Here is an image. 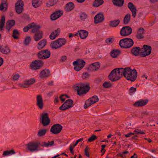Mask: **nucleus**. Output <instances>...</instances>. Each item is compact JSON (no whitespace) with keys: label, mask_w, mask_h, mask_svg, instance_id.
Returning <instances> with one entry per match:
<instances>
[{"label":"nucleus","mask_w":158,"mask_h":158,"mask_svg":"<svg viewBox=\"0 0 158 158\" xmlns=\"http://www.w3.org/2000/svg\"><path fill=\"white\" fill-rule=\"evenodd\" d=\"M114 41V39L112 38H108L106 40V42L107 44H111Z\"/></svg>","instance_id":"4d7b16f0"},{"label":"nucleus","mask_w":158,"mask_h":158,"mask_svg":"<svg viewBox=\"0 0 158 158\" xmlns=\"http://www.w3.org/2000/svg\"><path fill=\"white\" fill-rule=\"evenodd\" d=\"M50 75V71L48 69H46L41 71L39 74L40 77L41 79H46Z\"/></svg>","instance_id":"dca6fc26"},{"label":"nucleus","mask_w":158,"mask_h":158,"mask_svg":"<svg viewBox=\"0 0 158 158\" xmlns=\"http://www.w3.org/2000/svg\"><path fill=\"white\" fill-rule=\"evenodd\" d=\"M131 18V15L129 14H126L123 20V23L124 24L127 25L130 22Z\"/></svg>","instance_id":"c9c22d12"},{"label":"nucleus","mask_w":158,"mask_h":158,"mask_svg":"<svg viewBox=\"0 0 158 158\" xmlns=\"http://www.w3.org/2000/svg\"><path fill=\"white\" fill-rule=\"evenodd\" d=\"M40 144V143L38 142H30L26 145V149L28 151L31 152L38 151Z\"/></svg>","instance_id":"423d86ee"},{"label":"nucleus","mask_w":158,"mask_h":158,"mask_svg":"<svg viewBox=\"0 0 158 158\" xmlns=\"http://www.w3.org/2000/svg\"><path fill=\"white\" fill-rule=\"evenodd\" d=\"M15 24V21L14 20H11L8 21L6 23V28L9 31Z\"/></svg>","instance_id":"bb28decb"},{"label":"nucleus","mask_w":158,"mask_h":158,"mask_svg":"<svg viewBox=\"0 0 158 158\" xmlns=\"http://www.w3.org/2000/svg\"><path fill=\"white\" fill-rule=\"evenodd\" d=\"M51 53L48 49L43 50L40 51L37 54L38 58L40 59H47L50 56Z\"/></svg>","instance_id":"1a4fd4ad"},{"label":"nucleus","mask_w":158,"mask_h":158,"mask_svg":"<svg viewBox=\"0 0 158 158\" xmlns=\"http://www.w3.org/2000/svg\"><path fill=\"white\" fill-rule=\"evenodd\" d=\"M148 102V101L147 99H141L135 102L134 103L133 105L137 107L142 106L146 105Z\"/></svg>","instance_id":"5701e85b"},{"label":"nucleus","mask_w":158,"mask_h":158,"mask_svg":"<svg viewBox=\"0 0 158 158\" xmlns=\"http://www.w3.org/2000/svg\"><path fill=\"white\" fill-rule=\"evenodd\" d=\"M79 34L81 39H85L87 36L88 32L85 30H80L78 31Z\"/></svg>","instance_id":"c85d7f7f"},{"label":"nucleus","mask_w":158,"mask_h":158,"mask_svg":"<svg viewBox=\"0 0 158 158\" xmlns=\"http://www.w3.org/2000/svg\"><path fill=\"white\" fill-rule=\"evenodd\" d=\"M58 0H50L48 3H47L48 6H53L58 2Z\"/></svg>","instance_id":"3c124183"},{"label":"nucleus","mask_w":158,"mask_h":158,"mask_svg":"<svg viewBox=\"0 0 158 158\" xmlns=\"http://www.w3.org/2000/svg\"><path fill=\"white\" fill-rule=\"evenodd\" d=\"M89 76V75L87 73H83L82 78L84 79L88 78Z\"/></svg>","instance_id":"680f3d73"},{"label":"nucleus","mask_w":158,"mask_h":158,"mask_svg":"<svg viewBox=\"0 0 158 158\" xmlns=\"http://www.w3.org/2000/svg\"><path fill=\"white\" fill-rule=\"evenodd\" d=\"M0 51L2 53L5 54H7L10 52L9 48L7 46H5L3 48L1 47L0 48Z\"/></svg>","instance_id":"e433bc0d"},{"label":"nucleus","mask_w":158,"mask_h":158,"mask_svg":"<svg viewBox=\"0 0 158 158\" xmlns=\"http://www.w3.org/2000/svg\"><path fill=\"white\" fill-rule=\"evenodd\" d=\"M134 44L133 40L131 38H124L121 40L119 44L121 48H128L131 47Z\"/></svg>","instance_id":"39448f33"},{"label":"nucleus","mask_w":158,"mask_h":158,"mask_svg":"<svg viewBox=\"0 0 158 158\" xmlns=\"http://www.w3.org/2000/svg\"><path fill=\"white\" fill-rule=\"evenodd\" d=\"M5 23V17L4 16L2 17L0 20V31H1L3 30Z\"/></svg>","instance_id":"4c0bfd02"},{"label":"nucleus","mask_w":158,"mask_h":158,"mask_svg":"<svg viewBox=\"0 0 158 158\" xmlns=\"http://www.w3.org/2000/svg\"><path fill=\"white\" fill-rule=\"evenodd\" d=\"M141 49L139 47H133L131 49V52L132 54L135 56H138L139 55Z\"/></svg>","instance_id":"7c9ffc66"},{"label":"nucleus","mask_w":158,"mask_h":158,"mask_svg":"<svg viewBox=\"0 0 158 158\" xmlns=\"http://www.w3.org/2000/svg\"><path fill=\"white\" fill-rule=\"evenodd\" d=\"M98 100L99 99L97 96H93L86 101L84 106V108L85 109L87 108L91 105L98 102Z\"/></svg>","instance_id":"9b49d317"},{"label":"nucleus","mask_w":158,"mask_h":158,"mask_svg":"<svg viewBox=\"0 0 158 158\" xmlns=\"http://www.w3.org/2000/svg\"><path fill=\"white\" fill-rule=\"evenodd\" d=\"M73 147H72V146L70 145L69 147V150H70V152L73 155L74 154V152L73 151Z\"/></svg>","instance_id":"338daca9"},{"label":"nucleus","mask_w":158,"mask_h":158,"mask_svg":"<svg viewBox=\"0 0 158 158\" xmlns=\"http://www.w3.org/2000/svg\"><path fill=\"white\" fill-rule=\"evenodd\" d=\"M84 152L85 155L86 156L89 157V148L87 147H86L85 148L84 150Z\"/></svg>","instance_id":"13d9d810"},{"label":"nucleus","mask_w":158,"mask_h":158,"mask_svg":"<svg viewBox=\"0 0 158 158\" xmlns=\"http://www.w3.org/2000/svg\"><path fill=\"white\" fill-rule=\"evenodd\" d=\"M75 7L74 4L72 2H69L67 3L65 6V10L67 12H69L73 10Z\"/></svg>","instance_id":"a878e982"},{"label":"nucleus","mask_w":158,"mask_h":158,"mask_svg":"<svg viewBox=\"0 0 158 158\" xmlns=\"http://www.w3.org/2000/svg\"><path fill=\"white\" fill-rule=\"evenodd\" d=\"M47 132V130L43 129L40 130L38 132L37 135L39 137H41L44 135Z\"/></svg>","instance_id":"a19ab883"},{"label":"nucleus","mask_w":158,"mask_h":158,"mask_svg":"<svg viewBox=\"0 0 158 158\" xmlns=\"http://www.w3.org/2000/svg\"><path fill=\"white\" fill-rule=\"evenodd\" d=\"M97 138V137L95 135H93L91 137L89 138L88 139V142H92L96 139Z\"/></svg>","instance_id":"864d4df0"},{"label":"nucleus","mask_w":158,"mask_h":158,"mask_svg":"<svg viewBox=\"0 0 158 158\" xmlns=\"http://www.w3.org/2000/svg\"><path fill=\"white\" fill-rule=\"evenodd\" d=\"M102 0H95L94 2L93 6L95 7H98L103 3Z\"/></svg>","instance_id":"58836bf2"},{"label":"nucleus","mask_w":158,"mask_h":158,"mask_svg":"<svg viewBox=\"0 0 158 158\" xmlns=\"http://www.w3.org/2000/svg\"><path fill=\"white\" fill-rule=\"evenodd\" d=\"M123 75L128 80L134 81L137 77V73L134 69H131L130 67L123 68Z\"/></svg>","instance_id":"f257e3e1"},{"label":"nucleus","mask_w":158,"mask_h":158,"mask_svg":"<svg viewBox=\"0 0 158 158\" xmlns=\"http://www.w3.org/2000/svg\"><path fill=\"white\" fill-rule=\"evenodd\" d=\"M135 134V133H132L130 132L129 134H126L125 135V136L126 137H128L131 136L132 135H134Z\"/></svg>","instance_id":"0e129e2a"},{"label":"nucleus","mask_w":158,"mask_h":158,"mask_svg":"<svg viewBox=\"0 0 158 158\" xmlns=\"http://www.w3.org/2000/svg\"><path fill=\"white\" fill-rule=\"evenodd\" d=\"M67 57L66 56H63L61 57L60 60L62 61H64L66 59Z\"/></svg>","instance_id":"774afa93"},{"label":"nucleus","mask_w":158,"mask_h":158,"mask_svg":"<svg viewBox=\"0 0 158 158\" xmlns=\"http://www.w3.org/2000/svg\"><path fill=\"white\" fill-rule=\"evenodd\" d=\"M66 43V40L65 39L60 38L52 42L51 47L52 49H58L64 45Z\"/></svg>","instance_id":"20e7f679"},{"label":"nucleus","mask_w":158,"mask_h":158,"mask_svg":"<svg viewBox=\"0 0 158 158\" xmlns=\"http://www.w3.org/2000/svg\"><path fill=\"white\" fill-rule=\"evenodd\" d=\"M19 35V32L17 30L15 29L13 30L12 36L14 39H18V36Z\"/></svg>","instance_id":"79ce46f5"},{"label":"nucleus","mask_w":158,"mask_h":158,"mask_svg":"<svg viewBox=\"0 0 158 158\" xmlns=\"http://www.w3.org/2000/svg\"><path fill=\"white\" fill-rule=\"evenodd\" d=\"M128 7L131 11L133 17L135 18L136 16L137 11L136 7L133 3L130 2L128 3Z\"/></svg>","instance_id":"4be33fe9"},{"label":"nucleus","mask_w":158,"mask_h":158,"mask_svg":"<svg viewBox=\"0 0 158 158\" xmlns=\"http://www.w3.org/2000/svg\"><path fill=\"white\" fill-rule=\"evenodd\" d=\"M20 77L19 74H16L13 76V79L14 81H16L18 80Z\"/></svg>","instance_id":"052dcab7"},{"label":"nucleus","mask_w":158,"mask_h":158,"mask_svg":"<svg viewBox=\"0 0 158 158\" xmlns=\"http://www.w3.org/2000/svg\"><path fill=\"white\" fill-rule=\"evenodd\" d=\"M83 140V138L80 139L76 141V143L74 144V146H75L79 142H81Z\"/></svg>","instance_id":"e2e57ef3"},{"label":"nucleus","mask_w":158,"mask_h":158,"mask_svg":"<svg viewBox=\"0 0 158 158\" xmlns=\"http://www.w3.org/2000/svg\"><path fill=\"white\" fill-rule=\"evenodd\" d=\"M62 128L63 127L60 124H56L52 126L50 131L52 134H58L60 132Z\"/></svg>","instance_id":"f8f14e48"},{"label":"nucleus","mask_w":158,"mask_h":158,"mask_svg":"<svg viewBox=\"0 0 158 158\" xmlns=\"http://www.w3.org/2000/svg\"><path fill=\"white\" fill-rule=\"evenodd\" d=\"M60 33V30L57 28L56 30L53 31L50 35L49 38L51 40H54L59 35Z\"/></svg>","instance_id":"393cba45"},{"label":"nucleus","mask_w":158,"mask_h":158,"mask_svg":"<svg viewBox=\"0 0 158 158\" xmlns=\"http://www.w3.org/2000/svg\"><path fill=\"white\" fill-rule=\"evenodd\" d=\"M6 0H2L0 4V10H6L8 7V4L6 3Z\"/></svg>","instance_id":"473e14b6"},{"label":"nucleus","mask_w":158,"mask_h":158,"mask_svg":"<svg viewBox=\"0 0 158 158\" xmlns=\"http://www.w3.org/2000/svg\"><path fill=\"white\" fill-rule=\"evenodd\" d=\"M46 44L47 41L46 39H43L40 41L38 44L37 48L39 50L42 49L44 47Z\"/></svg>","instance_id":"cd10ccee"},{"label":"nucleus","mask_w":158,"mask_h":158,"mask_svg":"<svg viewBox=\"0 0 158 158\" xmlns=\"http://www.w3.org/2000/svg\"><path fill=\"white\" fill-rule=\"evenodd\" d=\"M132 32L131 28L129 26L123 27L120 31L121 35L123 36H127L130 35Z\"/></svg>","instance_id":"4468645a"},{"label":"nucleus","mask_w":158,"mask_h":158,"mask_svg":"<svg viewBox=\"0 0 158 158\" xmlns=\"http://www.w3.org/2000/svg\"><path fill=\"white\" fill-rule=\"evenodd\" d=\"M134 132H135V134H145V133L144 131H141L140 129H136L134 130Z\"/></svg>","instance_id":"603ef678"},{"label":"nucleus","mask_w":158,"mask_h":158,"mask_svg":"<svg viewBox=\"0 0 158 158\" xmlns=\"http://www.w3.org/2000/svg\"><path fill=\"white\" fill-rule=\"evenodd\" d=\"M83 68L81 67V66H79V65H76L74 66V69L76 71H79L80 70Z\"/></svg>","instance_id":"bf43d9fd"},{"label":"nucleus","mask_w":158,"mask_h":158,"mask_svg":"<svg viewBox=\"0 0 158 158\" xmlns=\"http://www.w3.org/2000/svg\"><path fill=\"white\" fill-rule=\"evenodd\" d=\"M54 144V141H48V143L44 142L43 143V145L42 146H45L47 147H48L49 146H52Z\"/></svg>","instance_id":"a18cd8bd"},{"label":"nucleus","mask_w":158,"mask_h":158,"mask_svg":"<svg viewBox=\"0 0 158 158\" xmlns=\"http://www.w3.org/2000/svg\"><path fill=\"white\" fill-rule=\"evenodd\" d=\"M145 33L144 29L143 27H140L137 30L135 37L138 40L143 39L144 38L143 35Z\"/></svg>","instance_id":"a211bd4d"},{"label":"nucleus","mask_w":158,"mask_h":158,"mask_svg":"<svg viewBox=\"0 0 158 158\" xmlns=\"http://www.w3.org/2000/svg\"><path fill=\"white\" fill-rule=\"evenodd\" d=\"M73 87L77 90V94L80 96L86 94L90 89L89 84L86 85L82 83L77 84L74 85Z\"/></svg>","instance_id":"7ed1b4c3"},{"label":"nucleus","mask_w":158,"mask_h":158,"mask_svg":"<svg viewBox=\"0 0 158 158\" xmlns=\"http://www.w3.org/2000/svg\"><path fill=\"white\" fill-rule=\"evenodd\" d=\"M35 82V80L34 78L27 80L24 81L23 83L19 84V86L22 88H28L30 85H32Z\"/></svg>","instance_id":"2eb2a0df"},{"label":"nucleus","mask_w":158,"mask_h":158,"mask_svg":"<svg viewBox=\"0 0 158 158\" xmlns=\"http://www.w3.org/2000/svg\"><path fill=\"white\" fill-rule=\"evenodd\" d=\"M64 96H66V95H64L63 94H62L61 95L60 97V100L62 102H64L65 100V98H64V97H65Z\"/></svg>","instance_id":"69168bd1"},{"label":"nucleus","mask_w":158,"mask_h":158,"mask_svg":"<svg viewBox=\"0 0 158 158\" xmlns=\"http://www.w3.org/2000/svg\"><path fill=\"white\" fill-rule=\"evenodd\" d=\"M15 153V152L14 150H12L10 151H5L3 152L2 155L4 156H6L14 154Z\"/></svg>","instance_id":"ea45409f"},{"label":"nucleus","mask_w":158,"mask_h":158,"mask_svg":"<svg viewBox=\"0 0 158 158\" xmlns=\"http://www.w3.org/2000/svg\"><path fill=\"white\" fill-rule=\"evenodd\" d=\"M85 64V62L83 60L79 59L78 65L83 68Z\"/></svg>","instance_id":"5fc2aeb1"},{"label":"nucleus","mask_w":158,"mask_h":158,"mask_svg":"<svg viewBox=\"0 0 158 158\" xmlns=\"http://www.w3.org/2000/svg\"><path fill=\"white\" fill-rule=\"evenodd\" d=\"M34 26L33 23L28 24L27 26L25 27L23 29V31L25 32H27L29 29L31 28Z\"/></svg>","instance_id":"c03bdc74"},{"label":"nucleus","mask_w":158,"mask_h":158,"mask_svg":"<svg viewBox=\"0 0 158 158\" xmlns=\"http://www.w3.org/2000/svg\"><path fill=\"white\" fill-rule=\"evenodd\" d=\"M43 101L42 96L41 94H39L36 96V105L38 108L42 109L43 107Z\"/></svg>","instance_id":"6ab92c4d"},{"label":"nucleus","mask_w":158,"mask_h":158,"mask_svg":"<svg viewBox=\"0 0 158 158\" xmlns=\"http://www.w3.org/2000/svg\"><path fill=\"white\" fill-rule=\"evenodd\" d=\"M32 5L35 8H37L39 7L40 4L38 0H33L32 1Z\"/></svg>","instance_id":"49530a36"},{"label":"nucleus","mask_w":158,"mask_h":158,"mask_svg":"<svg viewBox=\"0 0 158 158\" xmlns=\"http://www.w3.org/2000/svg\"><path fill=\"white\" fill-rule=\"evenodd\" d=\"M43 33L42 31H39L35 33L34 36V40L35 41H37L40 40L42 38Z\"/></svg>","instance_id":"2f4dec72"},{"label":"nucleus","mask_w":158,"mask_h":158,"mask_svg":"<svg viewBox=\"0 0 158 158\" xmlns=\"http://www.w3.org/2000/svg\"><path fill=\"white\" fill-rule=\"evenodd\" d=\"M124 0H113V4L117 6L121 7L123 4Z\"/></svg>","instance_id":"72a5a7b5"},{"label":"nucleus","mask_w":158,"mask_h":158,"mask_svg":"<svg viewBox=\"0 0 158 158\" xmlns=\"http://www.w3.org/2000/svg\"><path fill=\"white\" fill-rule=\"evenodd\" d=\"M94 23L97 24L102 22L104 20V17L102 13L98 14L94 17Z\"/></svg>","instance_id":"aec40b11"},{"label":"nucleus","mask_w":158,"mask_h":158,"mask_svg":"<svg viewBox=\"0 0 158 158\" xmlns=\"http://www.w3.org/2000/svg\"><path fill=\"white\" fill-rule=\"evenodd\" d=\"M62 15L63 12L61 10L56 11L51 15V19L52 20H55L60 17Z\"/></svg>","instance_id":"412c9836"},{"label":"nucleus","mask_w":158,"mask_h":158,"mask_svg":"<svg viewBox=\"0 0 158 158\" xmlns=\"http://www.w3.org/2000/svg\"><path fill=\"white\" fill-rule=\"evenodd\" d=\"M100 65L98 63H94L90 65L88 68V70L91 71H96L98 69Z\"/></svg>","instance_id":"b1692460"},{"label":"nucleus","mask_w":158,"mask_h":158,"mask_svg":"<svg viewBox=\"0 0 158 158\" xmlns=\"http://www.w3.org/2000/svg\"><path fill=\"white\" fill-rule=\"evenodd\" d=\"M40 123L44 126H46L48 125L50 122V119L48 117V113H42L40 118Z\"/></svg>","instance_id":"6e6552de"},{"label":"nucleus","mask_w":158,"mask_h":158,"mask_svg":"<svg viewBox=\"0 0 158 158\" xmlns=\"http://www.w3.org/2000/svg\"><path fill=\"white\" fill-rule=\"evenodd\" d=\"M151 47L148 45H144L141 49L139 55L142 57H145L149 55L151 53Z\"/></svg>","instance_id":"0eeeda50"},{"label":"nucleus","mask_w":158,"mask_h":158,"mask_svg":"<svg viewBox=\"0 0 158 158\" xmlns=\"http://www.w3.org/2000/svg\"><path fill=\"white\" fill-rule=\"evenodd\" d=\"M32 29L31 30V32L32 33H37L38 32L40 31L39 30L40 28V27L39 25H35L34 26L32 27Z\"/></svg>","instance_id":"37998d69"},{"label":"nucleus","mask_w":158,"mask_h":158,"mask_svg":"<svg viewBox=\"0 0 158 158\" xmlns=\"http://www.w3.org/2000/svg\"><path fill=\"white\" fill-rule=\"evenodd\" d=\"M73 101L72 100L68 99L60 107L59 109L62 111L68 109L73 106Z\"/></svg>","instance_id":"ddd939ff"},{"label":"nucleus","mask_w":158,"mask_h":158,"mask_svg":"<svg viewBox=\"0 0 158 158\" xmlns=\"http://www.w3.org/2000/svg\"><path fill=\"white\" fill-rule=\"evenodd\" d=\"M31 41V38L30 36L26 37L24 40V44L25 45H28Z\"/></svg>","instance_id":"8fccbe9b"},{"label":"nucleus","mask_w":158,"mask_h":158,"mask_svg":"<svg viewBox=\"0 0 158 158\" xmlns=\"http://www.w3.org/2000/svg\"><path fill=\"white\" fill-rule=\"evenodd\" d=\"M24 4L23 1L21 0H19L15 5V9L16 12L19 14L22 11Z\"/></svg>","instance_id":"f3484780"},{"label":"nucleus","mask_w":158,"mask_h":158,"mask_svg":"<svg viewBox=\"0 0 158 158\" xmlns=\"http://www.w3.org/2000/svg\"><path fill=\"white\" fill-rule=\"evenodd\" d=\"M123 68L114 69L110 74L108 76L109 79L113 82L118 80L123 75Z\"/></svg>","instance_id":"f03ea898"},{"label":"nucleus","mask_w":158,"mask_h":158,"mask_svg":"<svg viewBox=\"0 0 158 158\" xmlns=\"http://www.w3.org/2000/svg\"><path fill=\"white\" fill-rule=\"evenodd\" d=\"M87 15L84 12H81L80 13V17L81 20H83L87 17Z\"/></svg>","instance_id":"de8ad7c7"},{"label":"nucleus","mask_w":158,"mask_h":158,"mask_svg":"<svg viewBox=\"0 0 158 158\" xmlns=\"http://www.w3.org/2000/svg\"><path fill=\"white\" fill-rule=\"evenodd\" d=\"M120 22L119 19L112 20L110 21L109 26L111 27H116L118 26Z\"/></svg>","instance_id":"c756f323"},{"label":"nucleus","mask_w":158,"mask_h":158,"mask_svg":"<svg viewBox=\"0 0 158 158\" xmlns=\"http://www.w3.org/2000/svg\"><path fill=\"white\" fill-rule=\"evenodd\" d=\"M136 90V88L131 87L129 89V94H133Z\"/></svg>","instance_id":"6e6d98bb"},{"label":"nucleus","mask_w":158,"mask_h":158,"mask_svg":"<svg viewBox=\"0 0 158 158\" xmlns=\"http://www.w3.org/2000/svg\"><path fill=\"white\" fill-rule=\"evenodd\" d=\"M120 51L118 50H113L110 53V55L113 58H116L120 54Z\"/></svg>","instance_id":"f704fd0d"},{"label":"nucleus","mask_w":158,"mask_h":158,"mask_svg":"<svg viewBox=\"0 0 158 158\" xmlns=\"http://www.w3.org/2000/svg\"><path fill=\"white\" fill-rule=\"evenodd\" d=\"M102 86L105 88H110L112 86V84L109 81H105L103 83Z\"/></svg>","instance_id":"09e8293b"},{"label":"nucleus","mask_w":158,"mask_h":158,"mask_svg":"<svg viewBox=\"0 0 158 158\" xmlns=\"http://www.w3.org/2000/svg\"><path fill=\"white\" fill-rule=\"evenodd\" d=\"M44 64V62L42 60H35L32 61L30 64V67L32 70H36L40 69Z\"/></svg>","instance_id":"9d476101"}]
</instances>
